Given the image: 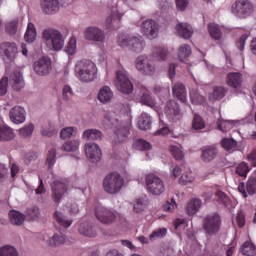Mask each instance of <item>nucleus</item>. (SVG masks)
Instances as JSON below:
<instances>
[{
  "instance_id": "f257e3e1",
  "label": "nucleus",
  "mask_w": 256,
  "mask_h": 256,
  "mask_svg": "<svg viewBox=\"0 0 256 256\" xmlns=\"http://www.w3.org/2000/svg\"><path fill=\"white\" fill-rule=\"evenodd\" d=\"M75 75L82 83H91L97 79V65L91 60H81L76 63Z\"/></svg>"
},
{
  "instance_id": "f03ea898",
  "label": "nucleus",
  "mask_w": 256,
  "mask_h": 256,
  "mask_svg": "<svg viewBox=\"0 0 256 256\" xmlns=\"http://www.w3.org/2000/svg\"><path fill=\"white\" fill-rule=\"evenodd\" d=\"M42 39L52 51H61L65 47V37L55 28H46L42 31Z\"/></svg>"
},
{
  "instance_id": "7ed1b4c3",
  "label": "nucleus",
  "mask_w": 256,
  "mask_h": 256,
  "mask_svg": "<svg viewBox=\"0 0 256 256\" xmlns=\"http://www.w3.org/2000/svg\"><path fill=\"white\" fill-rule=\"evenodd\" d=\"M125 179L117 172H112L106 175L103 179V189L109 195H117L123 189Z\"/></svg>"
},
{
  "instance_id": "20e7f679",
  "label": "nucleus",
  "mask_w": 256,
  "mask_h": 256,
  "mask_svg": "<svg viewBox=\"0 0 256 256\" xmlns=\"http://www.w3.org/2000/svg\"><path fill=\"white\" fill-rule=\"evenodd\" d=\"M118 45L128 47L133 53H141L145 49V40L142 36H119Z\"/></svg>"
},
{
  "instance_id": "39448f33",
  "label": "nucleus",
  "mask_w": 256,
  "mask_h": 256,
  "mask_svg": "<svg viewBox=\"0 0 256 256\" xmlns=\"http://www.w3.org/2000/svg\"><path fill=\"white\" fill-rule=\"evenodd\" d=\"M114 85L120 93L131 95L133 93V82L129 79V74L125 70L116 71Z\"/></svg>"
},
{
  "instance_id": "423d86ee",
  "label": "nucleus",
  "mask_w": 256,
  "mask_h": 256,
  "mask_svg": "<svg viewBox=\"0 0 256 256\" xmlns=\"http://www.w3.org/2000/svg\"><path fill=\"white\" fill-rule=\"evenodd\" d=\"M134 63L137 71L142 75L151 77L154 73H157L155 62L148 56L140 55L135 59Z\"/></svg>"
},
{
  "instance_id": "0eeeda50",
  "label": "nucleus",
  "mask_w": 256,
  "mask_h": 256,
  "mask_svg": "<svg viewBox=\"0 0 256 256\" xmlns=\"http://www.w3.org/2000/svg\"><path fill=\"white\" fill-rule=\"evenodd\" d=\"M203 229L206 235H217L221 230V216L218 213L206 215L203 218Z\"/></svg>"
},
{
  "instance_id": "6e6552de",
  "label": "nucleus",
  "mask_w": 256,
  "mask_h": 256,
  "mask_svg": "<svg viewBox=\"0 0 256 256\" xmlns=\"http://www.w3.org/2000/svg\"><path fill=\"white\" fill-rule=\"evenodd\" d=\"M231 13L239 19H245L253 13V4L249 0H236L231 7Z\"/></svg>"
},
{
  "instance_id": "1a4fd4ad",
  "label": "nucleus",
  "mask_w": 256,
  "mask_h": 256,
  "mask_svg": "<svg viewBox=\"0 0 256 256\" xmlns=\"http://www.w3.org/2000/svg\"><path fill=\"white\" fill-rule=\"evenodd\" d=\"M147 191L151 195H163L165 193V182L155 174H148L145 177Z\"/></svg>"
},
{
  "instance_id": "9d476101",
  "label": "nucleus",
  "mask_w": 256,
  "mask_h": 256,
  "mask_svg": "<svg viewBox=\"0 0 256 256\" xmlns=\"http://www.w3.org/2000/svg\"><path fill=\"white\" fill-rule=\"evenodd\" d=\"M95 217L103 225H113L117 221V213L113 209L98 206L95 209Z\"/></svg>"
},
{
  "instance_id": "9b49d317",
  "label": "nucleus",
  "mask_w": 256,
  "mask_h": 256,
  "mask_svg": "<svg viewBox=\"0 0 256 256\" xmlns=\"http://www.w3.org/2000/svg\"><path fill=\"white\" fill-rule=\"evenodd\" d=\"M140 31L148 39H156L159 35V24L153 19L144 20L140 25Z\"/></svg>"
},
{
  "instance_id": "f8f14e48",
  "label": "nucleus",
  "mask_w": 256,
  "mask_h": 256,
  "mask_svg": "<svg viewBox=\"0 0 256 256\" xmlns=\"http://www.w3.org/2000/svg\"><path fill=\"white\" fill-rule=\"evenodd\" d=\"M33 69L35 71V74L39 75L40 77H45L46 75H49L53 69L51 59L45 56L41 57L34 62Z\"/></svg>"
},
{
  "instance_id": "ddd939ff",
  "label": "nucleus",
  "mask_w": 256,
  "mask_h": 256,
  "mask_svg": "<svg viewBox=\"0 0 256 256\" xmlns=\"http://www.w3.org/2000/svg\"><path fill=\"white\" fill-rule=\"evenodd\" d=\"M84 39L95 43H103L105 41V32L97 26H89L84 30Z\"/></svg>"
},
{
  "instance_id": "4468645a",
  "label": "nucleus",
  "mask_w": 256,
  "mask_h": 256,
  "mask_svg": "<svg viewBox=\"0 0 256 256\" xmlns=\"http://www.w3.org/2000/svg\"><path fill=\"white\" fill-rule=\"evenodd\" d=\"M84 151L87 159H89L91 163H99V161H101V157H103L101 148L95 143H86L84 146Z\"/></svg>"
},
{
  "instance_id": "2eb2a0df",
  "label": "nucleus",
  "mask_w": 256,
  "mask_h": 256,
  "mask_svg": "<svg viewBox=\"0 0 256 256\" xmlns=\"http://www.w3.org/2000/svg\"><path fill=\"white\" fill-rule=\"evenodd\" d=\"M165 113L170 121L175 123L179 121L183 114L181 113V108H179V104L175 102V100H169L166 103Z\"/></svg>"
},
{
  "instance_id": "dca6fc26",
  "label": "nucleus",
  "mask_w": 256,
  "mask_h": 256,
  "mask_svg": "<svg viewBox=\"0 0 256 256\" xmlns=\"http://www.w3.org/2000/svg\"><path fill=\"white\" fill-rule=\"evenodd\" d=\"M67 193V183L61 180H55L52 185V199L55 203H59Z\"/></svg>"
},
{
  "instance_id": "f3484780",
  "label": "nucleus",
  "mask_w": 256,
  "mask_h": 256,
  "mask_svg": "<svg viewBox=\"0 0 256 256\" xmlns=\"http://www.w3.org/2000/svg\"><path fill=\"white\" fill-rule=\"evenodd\" d=\"M9 117L12 123L21 125V123H25V119H27V112L25 108L21 106H14L9 112Z\"/></svg>"
},
{
  "instance_id": "a211bd4d",
  "label": "nucleus",
  "mask_w": 256,
  "mask_h": 256,
  "mask_svg": "<svg viewBox=\"0 0 256 256\" xmlns=\"http://www.w3.org/2000/svg\"><path fill=\"white\" fill-rule=\"evenodd\" d=\"M0 51L8 61H14L17 57V44L13 42H3L0 44Z\"/></svg>"
},
{
  "instance_id": "6ab92c4d",
  "label": "nucleus",
  "mask_w": 256,
  "mask_h": 256,
  "mask_svg": "<svg viewBox=\"0 0 256 256\" xmlns=\"http://www.w3.org/2000/svg\"><path fill=\"white\" fill-rule=\"evenodd\" d=\"M41 9L46 15H55V13H59L61 4L59 0H42Z\"/></svg>"
},
{
  "instance_id": "aec40b11",
  "label": "nucleus",
  "mask_w": 256,
  "mask_h": 256,
  "mask_svg": "<svg viewBox=\"0 0 256 256\" xmlns=\"http://www.w3.org/2000/svg\"><path fill=\"white\" fill-rule=\"evenodd\" d=\"M78 233L84 237H97V230L93 223L84 221L80 222L78 226Z\"/></svg>"
},
{
  "instance_id": "412c9836",
  "label": "nucleus",
  "mask_w": 256,
  "mask_h": 256,
  "mask_svg": "<svg viewBox=\"0 0 256 256\" xmlns=\"http://www.w3.org/2000/svg\"><path fill=\"white\" fill-rule=\"evenodd\" d=\"M178 37L189 39L193 37V27L189 23L178 22L175 27Z\"/></svg>"
},
{
  "instance_id": "4be33fe9",
  "label": "nucleus",
  "mask_w": 256,
  "mask_h": 256,
  "mask_svg": "<svg viewBox=\"0 0 256 256\" xmlns=\"http://www.w3.org/2000/svg\"><path fill=\"white\" fill-rule=\"evenodd\" d=\"M114 94L113 90L109 86H102L97 95L98 101L102 103L103 105H107V103H111L113 100Z\"/></svg>"
},
{
  "instance_id": "5701e85b",
  "label": "nucleus",
  "mask_w": 256,
  "mask_h": 256,
  "mask_svg": "<svg viewBox=\"0 0 256 256\" xmlns=\"http://www.w3.org/2000/svg\"><path fill=\"white\" fill-rule=\"evenodd\" d=\"M217 155H219V149L217 147L207 146L202 148L201 159L204 163H211L213 159H216Z\"/></svg>"
},
{
  "instance_id": "b1692460",
  "label": "nucleus",
  "mask_w": 256,
  "mask_h": 256,
  "mask_svg": "<svg viewBox=\"0 0 256 256\" xmlns=\"http://www.w3.org/2000/svg\"><path fill=\"white\" fill-rule=\"evenodd\" d=\"M226 83L233 89H239L243 84V74L239 72H231L227 75Z\"/></svg>"
},
{
  "instance_id": "393cba45",
  "label": "nucleus",
  "mask_w": 256,
  "mask_h": 256,
  "mask_svg": "<svg viewBox=\"0 0 256 256\" xmlns=\"http://www.w3.org/2000/svg\"><path fill=\"white\" fill-rule=\"evenodd\" d=\"M10 83L15 91H21V89L25 87V80L23 79L21 71H14L10 75Z\"/></svg>"
},
{
  "instance_id": "a878e982",
  "label": "nucleus",
  "mask_w": 256,
  "mask_h": 256,
  "mask_svg": "<svg viewBox=\"0 0 256 256\" xmlns=\"http://www.w3.org/2000/svg\"><path fill=\"white\" fill-rule=\"evenodd\" d=\"M121 17H123V14H119L117 10H113L111 12V15H109L106 18L105 21V27L106 29H117L119 27V22L121 21Z\"/></svg>"
},
{
  "instance_id": "bb28decb",
  "label": "nucleus",
  "mask_w": 256,
  "mask_h": 256,
  "mask_svg": "<svg viewBox=\"0 0 256 256\" xmlns=\"http://www.w3.org/2000/svg\"><path fill=\"white\" fill-rule=\"evenodd\" d=\"M172 93L178 101L181 103H185L187 101V90L185 89V85L183 83L178 82L175 83L172 87Z\"/></svg>"
},
{
  "instance_id": "cd10ccee",
  "label": "nucleus",
  "mask_w": 256,
  "mask_h": 256,
  "mask_svg": "<svg viewBox=\"0 0 256 256\" xmlns=\"http://www.w3.org/2000/svg\"><path fill=\"white\" fill-rule=\"evenodd\" d=\"M84 141H101L103 139V132L98 129H87L82 134Z\"/></svg>"
},
{
  "instance_id": "c85d7f7f",
  "label": "nucleus",
  "mask_w": 256,
  "mask_h": 256,
  "mask_svg": "<svg viewBox=\"0 0 256 256\" xmlns=\"http://www.w3.org/2000/svg\"><path fill=\"white\" fill-rule=\"evenodd\" d=\"M239 125L238 121L235 120H218L217 129L218 131H222V133H227V131H231L234 127Z\"/></svg>"
},
{
  "instance_id": "c756f323",
  "label": "nucleus",
  "mask_w": 256,
  "mask_h": 256,
  "mask_svg": "<svg viewBox=\"0 0 256 256\" xmlns=\"http://www.w3.org/2000/svg\"><path fill=\"white\" fill-rule=\"evenodd\" d=\"M54 218L58 222V225H61V227H65V229H68V227H71V225H73V219L65 216L64 213L61 211H55Z\"/></svg>"
},
{
  "instance_id": "7c9ffc66",
  "label": "nucleus",
  "mask_w": 256,
  "mask_h": 256,
  "mask_svg": "<svg viewBox=\"0 0 256 256\" xmlns=\"http://www.w3.org/2000/svg\"><path fill=\"white\" fill-rule=\"evenodd\" d=\"M151 123V116L146 112H143L138 118V128L141 129V131H147L151 129Z\"/></svg>"
},
{
  "instance_id": "2f4dec72",
  "label": "nucleus",
  "mask_w": 256,
  "mask_h": 256,
  "mask_svg": "<svg viewBox=\"0 0 256 256\" xmlns=\"http://www.w3.org/2000/svg\"><path fill=\"white\" fill-rule=\"evenodd\" d=\"M24 39L26 43H35V40L37 39V28L35 27V24L31 22L28 23Z\"/></svg>"
},
{
  "instance_id": "473e14b6",
  "label": "nucleus",
  "mask_w": 256,
  "mask_h": 256,
  "mask_svg": "<svg viewBox=\"0 0 256 256\" xmlns=\"http://www.w3.org/2000/svg\"><path fill=\"white\" fill-rule=\"evenodd\" d=\"M9 219L12 225H23L25 223V215L19 211L11 210L9 212Z\"/></svg>"
},
{
  "instance_id": "72a5a7b5",
  "label": "nucleus",
  "mask_w": 256,
  "mask_h": 256,
  "mask_svg": "<svg viewBox=\"0 0 256 256\" xmlns=\"http://www.w3.org/2000/svg\"><path fill=\"white\" fill-rule=\"evenodd\" d=\"M215 195L219 203H222V205H224V207H227V209H233L235 207V205L233 204L229 196L225 194V192L217 190Z\"/></svg>"
},
{
  "instance_id": "f704fd0d",
  "label": "nucleus",
  "mask_w": 256,
  "mask_h": 256,
  "mask_svg": "<svg viewBox=\"0 0 256 256\" xmlns=\"http://www.w3.org/2000/svg\"><path fill=\"white\" fill-rule=\"evenodd\" d=\"M201 205H202V202H201V199L199 198H194L190 200L186 208L188 215H195V213H197V211L201 209Z\"/></svg>"
},
{
  "instance_id": "c9c22d12",
  "label": "nucleus",
  "mask_w": 256,
  "mask_h": 256,
  "mask_svg": "<svg viewBox=\"0 0 256 256\" xmlns=\"http://www.w3.org/2000/svg\"><path fill=\"white\" fill-rule=\"evenodd\" d=\"M225 97V88L221 86H214L212 92L209 93L210 101H219Z\"/></svg>"
},
{
  "instance_id": "e433bc0d",
  "label": "nucleus",
  "mask_w": 256,
  "mask_h": 256,
  "mask_svg": "<svg viewBox=\"0 0 256 256\" xmlns=\"http://www.w3.org/2000/svg\"><path fill=\"white\" fill-rule=\"evenodd\" d=\"M15 139V133L9 126H1L0 141H12Z\"/></svg>"
},
{
  "instance_id": "4c0bfd02",
  "label": "nucleus",
  "mask_w": 256,
  "mask_h": 256,
  "mask_svg": "<svg viewBox=\"0 0 256 256\" xmlns=\"http://www.w3.org/2000/svg\"><path fill=\"white\" fill-rule=\"evenodd\" d=\"M140 103H142V105H146L147 107H150L151 109H154V110L157 109V103H155V100L153 99V97H151L150 94H148V92L142 93L140 97Z\"/></svg>"
},
{
  "instance_id": "58836bf2",
  "label": "nucleus",
  "mask_w": 256,
  "mask_h": 256,
  "mask_svg": "<svg viewBox=\"0 0 256 256\" xmlns=\"http://www.w3.org/2000/svg\"><path fill=\"white\" fill-rule=\"evenodd\" d=\"M240 253L245 256H255L256 255V247L255 244L251 242H244L242 247L240 248Z\"/></svg>"
},
{
  "instance_id": "ea45409f",
  "label": "nucleus",
  "mask_w": 256,
  "mask_h": 256,
  "mask_svg": "<svg viewBox=\"0 0 256 256\" xmlns=\"http://www.w3.org/2000/svg\"><path fill=\"white\" fill-rule=\"evenodd\" d=\"M65 241H67V237H65V235L54 234L47 240V245H49V247H57L58 245H63Z\"/></svg>"
},
{
  "instance_id": "a19ab883",
  "label": "nucleus",
  "mask_w": 256,
  "mask_h": 256,
  "mask_svg": "<svg viewBox=\"0 0 256 256\" xmlns=\"http://www.w3.org/2000/svg\"><path fill=\"white\" fill-rule=\"evenodd\" d=\"M129 135V128L127 126H123L118 128L115 132L114 143H123V139Z\"/></svg>"
},
{
  "instance_id": "79ce46f5",
  "label": "nucleus",
  "mask_w": 256,
  "mask_h": 256,
  "mask_svg": "<svg viewBox=\"0 0 256 256\" xmlns=\"http://www.w3.org/2000/svg\"><path fill=\"white\" fill-rule=\"evenodd\" d=\"M208 31L211 35L212 39H216V41H219L222 37L221 29H219V25L215 23L208 24Z\"/></svg>"
},
{
  "instance_id": "37998d69",
  "label": "nucleus",
  "mask_w": 256,
  "mask_h": 256,
  "mask_svg": "<svg viewBox=\"0 0 256 256\" xmlns=\"http://www.w3.org/2000/svg\"><path fill=\"white\" fill-rule=\"evenodd\" d=\"M152 57H158V61H165L167 59V49L154 46L152 48Z\"/></svg>"
},
{
  "instance_id": "c03bdc74",
  "label": "nucleus",
  "mask_w": 256,
  "mask_h": 256,
  "mask_svg": "<svg viewBox=\"0 0 256 256\" xmlns=\"http://www.w3.org/2000/svg\"><path fill=\"white\" fill-rule=\"evenodd\" d=\"M221 145L226 151H235L237 149V141L233 138H223Z\"/></svg>"
},
{
  "instance_id": "a18cd8bd",
  "label": "nucleus",
  "mask_w": 256,
  "mask_h": 256,
  "mask_svg": "<svg viewBox=\"0 0 256 256\" xmlns=\"http://www.w3.org/2000/svg\"><path fill=\"white\" fill-rule=\"evenodd\" d=\"M246 191L249 193V195H255L256 193V170L247 181Z\"/></svg>"
},
{
  "instance_id": "49530a36",
  "label": "nucleus",
  "mask_w": 256,
  "mask_h": 256,
  "mask_svg": "<svg viewBox=\"0 0 256 256\" xmlns=\"http://www.w3.org/2000/svg\"><path fill=\"white\" fill-rule=\"evenodd\" d=\"M194 181H195V176H193V172H191V170H187L181 175L179 179V184L189 185V183H193Z\"/></svg>"
},
{
  "instance_id": "de8ad7c7",
  "label": "nucleus",
  "mask_w": 256,
  "mask_h": 256,
  "mask_svg": "<svg viewBox=\"0 0 256 256\" xmlns=\"http://www.w3.org/2000/svg\"><path fill=\"white\" fill-rule=\"evenodd\" d=\"M0 256H19V252H17V249L13 246H1Z\"/></svg>"
},
{
  "instance_id": "09e8293b",
  "label": "nucleus",
  "mask_w": 256,
  "mask_h": 256,
  "mask_svg": "<svg viewBox=\"0 0 256 256\" xmlns=\"http://www.w3.org/2000/svg\"><path fill=\"white\" fill-rule=\"evenodd\" d=\"M79 145H80L79 140L68 141V142H66L62 145V151H67V152H69V151H72V152L78 151L79 150Z\"/></svg>"
},
{
  "instance_id": "8fccbe9b",
  "label": "nucleus",
  "mask_w": 256,
  "mask_h": 256,
  "mask_svg": "<svg viewBox=\"0 0 256 256\" xmlns=\"http://www.w3.org/2000/svg\"><path fill=\"white\" fill-rule=\"evenodd\" d=\"M236 174L239 175V177H247V173L251 171V167H249V164L245 162H241L236 166Z\"/></svg>"
},
{
  "instance_id": "3c124183",
  "label": "nucleus",
  "mask_w": 256,
  "mask_h": 256,
  "mask_svg": "<svg viewBox=\"0 0 256 256\" xmlns=\"http://www.w3.org/2000/svg\"><path fill=\"white\" fill-rule=\"evenodd\" d=\"M192 128L196 131H201V129H205V121L199 114H195L192 122Z\"/></svg>"
},
{
  "instance_id": "603ef678",
  "label": "nucleus",
  "mask_w": 256,
  "mask_h": 256,
  "mask_svg": "<svg viewBox=\"0 0 256 256\" xmlns=\"http://www.w3.org/2000/svg\"><path fill=\"white\" fill-rule=\"evenodd\" d=\"M33 131H35V125H33V123H29L28 125L19 129V135L20 137L25 138L31 137V135H33Z\"/></svg>"
},
{
  "instance_id": "864d4df0",
  "label": "nucleus",
  "mask_w": 256,
  "mask_h": 256,
  "mask_svg": "<svg viewBox=\"0 0 256 256\" xmlns=\"http://www.w3.org/2000/svg\"><path fill=\"white\" fill-rule=\"evenodd\" d=\"M40 215L41 212L39 211V207L36 206L28 208L26 211V217H28L30 221H37Z\"/></svg>"
},
{
  "instance_id": "5fc2aeb1",
  "label": "nucleus",
  "mask_w": 256,
  "mask_h": 256,
  "mask_svg": "<svg viewBox=\"0 0 256 256\" xmlns=\"http://www.w3.org/2000/svg\"><path fill=\"white\" fill-rule=\"evenodd\" d=\"M57 161V150L55 148H52L48 152L46 165H48V169H51L55 165V162Z\"/></svg>"
},
{
  "instance_id": "6e6d98bb",
  "label": "nucleus",
  "mask_w": 256,
  "mask_h": 256,
  "mask_svg": "<svg viewBox=\"0 0 256 256\" xmlns=\"http://www.w3.org/2000/svg\"><path fill=\"white\" fill-rule=\"evenodd\" d=\"M134 149L138 151H149L151 144L143 139H139L134 142Z\"/></svg>"
},
{
  "instance_id": "4d7b16f0",
  "label": "nucleus",
  "mask_w": 256,
  "mask_h": 256,
  "mask_svg": "<svg viewBox=\"0 0 256 256\" xmlns=\"http://www.w3.org/2000/svg\"><path fill=\"white\" fill-rule=\"evenodd\" d=\"M191 55V46L184 44L179 48L178 58L183 61V59H187Z\"/></svg>"
},
{
  "instance_id": "13d9d810",
  "label": "nucleus",
  "mask_w": 256,
  "mask_h": 256,
  "mask_svg": "<svg viewBox=\"0 0 256 256\" xmlns=\"http://www.w3.org/2000/svg\"><path fill=\"white\" fill-rule=\"evenodd\" d=\"M19 26V20L14 19L6 24V33L9 35H15Z\"/></svg>"
},
{
  "instance_id": "bf43d9fd",
  "label": "nucleus",
  "mask_w": 256,
  "mask_h": 256,
  "mask_svg": "<svg viewBox=\"0 0 256 256\" xmlns=\"http://www.w3.org/2000/svg\"><path fill=\"white\" fill-rule=\"evenodd\" d=\"M170 152L172 153L174 159L176 161H181L183 157H185V154L183 153V150H181V147L179 146H171Z\"/></svg>"
},
{
  "instance_id": "052dcab7",
  "label": "nucleus",
  "mask_w": 256,
  "mask_h": 256,
  "mask_svg": "<svg viewBox=\"0 0 256 256\" xmlns=\"http://www.w3.org/2000/svg\"><path fill=\"white\" fill-rule=\"evenodd\" d=\"M165 235H167V229L160 228L158 230L153 231L150 234L149 239L150 241H155V239H161L162 237H165Z\"/></svg>"
},
{
  "instance_id": "680f3d73",
  "label": "nucleus",
  "mask_w": 256,
  "mask_h": 256,
  "mask_svg": "<svg viewBox=\"0 0 256 256\" xmlns=\"http://www.w3.org/2000/svg\"><path fill=\"white\" fill-rule=\"evenodd\" d=\"M117 111L123 113L124 115H129L131 113V106L128 103H117L114 105Z\"/></svg>"
},
{
  "instance_id": "e2e57ef3",
  "label": "nucleus",
  "mask_w": 256,
  "mask_h": 256,
  "mask_svg": "<svg viewBox=\"0 0 256 256\" xmlns=\"http://www.w3.org/2000/svg\"><path fill=\"white\" fill-rule=\"evenodd\" d=\"M75 133V127H66L60 131V139H69Z\"/></svg>"
},
{
  "instance_id": "0e129e2a",
  "label": "nucleus",
  "mask_w": 256,
  "mask_h": 256,
  "mask_svg": "<svg viewBox=\"0 0 256 256\" xmlns=\"http://www.w3.org/2000/svg\"><path fill=\"white\" fill-rule=\"evenodd\" d=\"M73 97V89L69 85H65L62 89V99L64 101H69Z\"/></svg>"
},
{
  "instance_id": "69168bd1",
  "label": "nucleus",
  "mask_w": 256,
  "mask_h": 256,
  "mask_svg": "<svg viewBox=\"0 0 256 256\" xmlns=\"http://www.w3.org/2000/svg\"><path fill=\"white\" fill-rule=\"evenodd\" d=\"M9 177V170L5 167V164H0V185H3Z\"/></svg>"
},
{
  "instance_id": "338daca9",
  "label": "nucleus",
  "mask_w": 256,
  "mask_h": 256,
  "mask_svg": "<svg viewBox=\"0 0 256 256\" xmlns=\"http://www.w3.org/2000/svg\"><path fill=\"white\" fill-rule=\"evenodd\" d=\"M75 49H77V39L71 38L66 47V53H68V55H73Z\"/></svg>"
},
{
  "instance_id": "774afa93",
  "label": "nucleus",
  "mask_w": 256,
  "mask_h": 256,
  "mask_svg": "<svg viewBox=\"0 0 256 256\" xmlns=\"http://www.w3.org/2000/svg\"><path fill=\"white\" fill-rule=\"evenodd\" d=\"M147 207V204H145V201L138 199L134 204V211L135 213H141L145 208Z\"/></svg>"
}]
</instances>
